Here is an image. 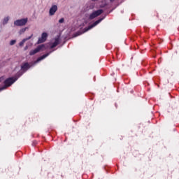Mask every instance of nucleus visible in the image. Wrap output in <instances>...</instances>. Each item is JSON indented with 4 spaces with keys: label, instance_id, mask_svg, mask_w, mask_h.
Wrapping results in <instances>:
<instances>
[{
    "label": "nucleus",
    "instance_id": "nucleus-17",
    "mask_svg": "<svg viewBox=\"0 0 179 179\" xmlns=\"http://www.w3.org/2000/svg\"><path fill=\"white\" fill-rule=\"evenodd\" d=\"M115 0H110V2H114Z\"/></svg>",
    "mask_w": 179,
    "mask_h": 179
},
{
    "label": "nucleus",
    "instance_id": "nucleus-7",
    "mask_svg": "<svg viewBox=\"0 0 179 179\" xmlns=\"http://www.w3.org/2000/svg\"><path fill=\"white\" fill-rule=\"evenodd\" d=\"M47 37H48V34L47 33L43 32L41 35V37L38 38V44H41L42 43H44L47 40Z\"/></svg>",
    "mask_w": 179,
    "mask_h": 179
},
{
    "label": "nucleus",
    "instance_id": "nucleus-14",
    "mask_svg": "<svg viewBox=\"0 0 179 179\" xmlns=\"http://www.w3.org/2000/svg\"><path fill=\"white\" fill-rule=\"evenodd\" d=\"M64 22H65V19H64V18H61V19L59 20V23H64Z\"/></svg>",
    "mask_w": 179,
    "mask_h": 179
},
{
    "label": "nucleus",
    "instance_id": "nucleus-5",
    "mask_svg": "<svg viewBox=\"0 0 179 179\" xmlns=\"http://www.w3.org/2000/svg\"><path fill=\"white\" fill-rule=\"evenodd\" d=\"M57 10H58V6L52 5L49 10L50 16H54V15H55V12H57Z\"/></svg>",
    "mask_w": 179,
    "mask_h": 179
},
{
    "label": "nucleus",
    "instance_id": "nucleus-16",
    "mask_svg": "<svg viewBox=\"0 0 179 179\" xmlns=\"http://www.w3.org/2000/svg\"><path fill=\"white\" fill-rule=\"evenodd\" d=\"M28 47L25 46L24 50H27Z\"/></svg>",
    "mask_w": 179,
    "mask_h": 179
},
{
    "label": "nucleus",
    "instance_id": "nucleus-15",
    "mask_svg": "<svg viewBox=\"0 0 179 179\" xmlns=\"http://www.w3.org/2000/svg\"><path fill=\"white\" fill-rule=\"evenodd\" d=\"M3 79H5L3 77H1L0 78V82H2V80H3Z\"/></svg>",
    "mask_w": 179,
    "mask_h": 179
},
{
    "label": "nucleus",
    "instance_id": "nucleus-9",
    "mask_svg": "<svg viewBox=\"0 0 179 179\" xmlns=\"http://www.w3.org/2000/svg\"><path fill=\"white\" fill-rule=\"evenodd\" d=\"M31 37H33V34H31L30 36H29L28 38H24L20 43L19 45L20 47H23V45H24V43L26 41H27L28 40H30V38H31Z\"/></svg>",
    "mask_w": 179,
    "mask_h": 179
},
{
    "label": "nucleus",
    "instance_id": "nucleus-3",
    "mask_svg": "<svg viewBox=\"0 0 179 179\" xmlns=\"http://www.w3.org/2000/svg\"><path fill=\"white\" fill-rule=\"evenodd\" d=\"M41 50H47L45 45H40L36 49L31 50L29 52V55H34L35 54H37V52H39V51H41Z\"/></svg>",
    "mask_w": 179,
    "mask_h": 179
},
{
    "label": "nucleus",
    "instance_id": "nucleus-4",
    "mask_svg": "<svg viewBox=\"0 0 179 179\" xmlns=\"http://www.w3.org/2000/svg\"><path fill=\"white\" fill-rule=\"evenodd\" d=\"M103 12V11L102 9H99L98 10L94 11L92 14L90 15V19L92 20V19L97 17V16H100V15H101Z\"/></svg>",
    "mask_w": 179,
    "mask_h": 179
},
{
    "label": "nucleus",
    "instance_id": "nucleus-12",
    "mask_svg": "<svg viewBox=\"0 0 179 179\" xmlns=\"http://www.w3.org/2000/svg\"><path fill=\"white\" fill-rule=\"evenodd\" d=\"M27 29V27L21 29L19 31L20 34H23V33H24V31H26Z\"/></svg>",
    "mask_w": 179,
    "mask_h": 179
},
{
    "label": "nucleus",
    "instance_id": "nucleus-18",
    "mask_svg": "<svg viewBox=\"0 0 179 179\" xmlns=\"http://www.w3.org/2000/svg\"><path fill=\"white\" fill-rule=\"evenodd\" d=\"M92 1H97V0H92Z\"/></svg>",
    "mask_w": 179,
    "mask_h": 179
},
{
    "label": "nucleus",
    "instance_id": "nucleus-11",
    "mask_svg": "<svg viewBox=\"0 0 179 179\" xmlns=\"http://www.w3.org/2000/svg\"><path fill=\"white\" fill-rule=\"evenodd\" d=\"M8 22H9V17H4L3 20V24H7Z\"/></svg>",
    "mask_w": 179,
    "mask_h": 179
},
{
    "label": "nucleus",
    "instance_id": "nucleus-8",
    "mask_svg": "<svg viewBox=\"0 0 179 179\" xmlns=\"http://www.w3.org/2000/svg\"><path fill=\"white\" fill-rule=\"evenodd\" d=\"M61 40L59 39V36L55 38V42L52 44V45L50 46V48H55V47H57V45H58V44H59Z\"/></svg>",
    "mask_w": 179,
    "mask_h": 179
},
{
    "label": "nucleus",
    "instance_id": "nucleus-6",
    "mask_svg": "<svg viewBox=\"0 0 179 179\" xmlns=\"http://www.w3.org/2000/svg\"><path fill=\"white\" fill-rule=\"evenodd\" d=\"M104 17L100 18L98 20L95 21L92 24L88 26V27L86 29V31L90 30L91 29H93V27H96L99 23H100L102 20H103Z\"/></svg>",
    "mask_w": 179,
    "mask_h": 179
},
{
    "label": "nucleus",
    "instance_id": "nucleus-1",
    "mask_svg": "<svg viewBox=\"0 0 179 179\" xmlns=\"http://www.w3.org/2000/svg\"><path fill=\"white\" fill-rule=\"evenodd\" d=\"M30 64L29 63L26 62L22 64L21 66V71H18L15 77L8 78L5 80L4 81V85L0 87V92H2V90H5L6 89H8V87H10L11 85H13L14 83L23 75L24 72H26L28 69H30Z\"/></svg>",
    "mask_w": 179,
    "mask_h": 179
},
{
    "label": "nucleus",
    "instance_id": "nucleus-13",
    "mask_svg": "<svg viewBox=\"0 0 179 179\" xmlns=\"http://www.w3.org/2000/svg\"><path fill=\"white\" fill-rule=\"evenodd\" d=\"M16 44V40H12L10 42V45H15Z\"/></svg>",
    "mask_w": 179,
    "mask_h": 179
},
{
    "label": "nucleus",
    "instance_id": "nucleus-10",
    "mask_svg": "<svg viewBox=\"0 0 179 179\" xmlns=\"http://www.w3.org/2000/svg\"><path fill=\"white\" fill-rule=\"evenodd\" d=\"M50 54H51V52L46 53V54L42 55L41 57H40L37 59L36 62H40V61H43V59H44L45 58H47V57H48V55H50Z\"/></svg>",
    "mask_w": 179,
    "mask_h": 179
},
{
    "label": "nucleus",
    "instance_id": "nucleus-2",
    "mask_svg": "<svg viewBox=\"0 0 179 179\" xmlns=\"http://www.w3.org/2000/svg\"><path fill=\"white\" fill-rule=\"evenodd\" d=\"M28 20H29L27 18H22L20 20H17L14 22V25L18 26V27L26 26Z\"/></svg>",
    "mask_w": 179,
    "mask_h": 179
}]
</instances>
